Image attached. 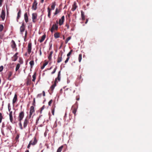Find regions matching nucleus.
<instances>
[{
	"label": "nucleus",
	"mask_w": 152,
	"mask_h": 152,
	"mask_svg": "<svg viewBox=\"0 0 152 152\" xmlns=\"http://www.w3.org/2000/svg\"><path fill=\"white\" fill-rule=\"evenodd\" d=\"M76 99L77 100H79V97H77V96L76 97Z\"/></svg>",
	"instance_id": "obj_59"
},
{
	"label": "nucleus",
	"mask_w": 152,
	"mask_h": 152,
	"mask_svg": "<svg viewBox=\"0 0 152 152\" xmlns=\"http://www.w3.org/2000/svg\"><path fill=\"white\" fill-rule=\"evenodd\" d=\"M57 68V66H56V67L54 68L53 71L51 72L52 74H54V73H55V72H56V70Z\"/></svg>",
	"instance_id": "obj_47"
},
{
	"label": "nucleus",
	"mask_w": 152,
	"mask_h": 152,
	"mask_svg": "<svg viewBox=\"0 0 152 152\" xmlns=\"http://www.w3.org/2000/svg\"><path fill=\"white\" fill-rule=\"evenodd\" d=\"M61 80V71H59L58 72V76L57 78H56L55 80H56V83H58L57 80H58V81H60Z\"/></svg>",
	"instance_id": "obj_15"
},
{
	"label": "nucleus",
	"mask_w": 152,
	"mask_h": 152,
	"mask_svg": "<svg viewBox=\"0 0 152 152\" xmlns=\"http://www.w3.org/2000/svg\"><path fill=\"white\" fill-rule=\"evenodd\" d=\"M48 62H46L45 63H44L43 64V66L41 67V69H43L48 64Z\"/></svg>",
	"instance_id": "obj_38"
},
{
	"label": "nucleus",
	"mask_w": 152,
	"mask_h": 152,
	"mask_svg": "<svg viewBox=\"0 0 152 152\" xmlns=\"http://www.w3.org/2000/svg\"><path fill=\"white\" fill-rule=\"evenodd\" d=\"M2 2H0V7H1L2 4Z\"/></svg>",
	"instance_id": "obj_60"
},
{
	"label": "nucleus",
	"mask_w": 152,
	"mask_h": 152,
	"mask_svg": "<svg viewBox=\"0 0 152 152\" xmlns=\"http://www.w3.org/2000/svg\"><path fill=\"white\" fill-rule=\"evenodd\" d=\"M20 65L19 64H17L15 68L16 71H17L18 70L20 67Z\"/></svg>",
	"instance_id": "obj_37"
},
{
	"label": "nucleus",
	"mask_w": 152,
	"mask_h": 152,
	"mask_svg": "<svg viewBox=\"0 0 152 152\" xmlns=\"http://www.w3.org/2000/svg\"><path fill=\"white\" fill-rule=\"evenodd\" d=\"M19 137V134H17L16 137L15 139L16 140H17L18 139Z\"/></svg>",
	"instance_id": "obj_55"
},
{
	"label": "nucleus",
	"mask_w": 152,
	"mask_h": 152,
	"mask_svg": "<svg viewBox=\"0 0 152 152\" xmlns=\"http://www.w3.org/2000/svg\"><path fill=\"white\" fill-rule=\"evenodd\" d=\"M44 0H41L40 2L41 3H43L44 2Z\"/></svg>",
	"instance_id": "obj_61"
},
{
	"label": "nucleus",
	"mask_w": 152,
	"mask_h": 152,
	"mask_svg": "<svg viewBox=\"0 0 152 152\" xmlns=\"http://www.w3.org/2000/svg\"><path fill=\"white\" fill-rule=\"evenodd\" d=\"M19 62L21 64H23V59L21 58H19Z\"/></svg>",
	"instance_id": "obj_43"
},
{
	"label": "nucleus",
	"mask_w": 152,
	"mask_h": 152,
	"mask_svg": "<svg viewBox=\"0 0 152 152\" xmlns=\"http://www.w3.org/2000/svg\"><path fill=\"white\" fill-rule=\"evenodd\" d=\"M46 37V35L44 34L41 37V38L39 40V42L41 43L43 42L44 40H45Z\"/></svg>",
	"instance_id": "obj_20"
},
{
	"label": "nucleus",
	"mask_w": 152,
	"mask_h": 152,
	"mask_svg": "<svg viewBox=\"0 0 152 152\" xmlns=\"http://www.w3.org/2000/svg\"><path fill=\"white\" fill-rule=\"evenodd\" d=\"M24 18L26 23L28 22V18L27 12L25 13L24 15Z\"/></svg>",
	"instance_id": "obj_21"
},
{
	"label": "nucleus",
	"mask_w": 152,
	"mask_h": 152,
	"mask_svg": "<svg viewBox=\"0 0 152 152\" xmlns=\"http://www.w3.org/2000/svg\"><path fill=\"white\" fill-rule=\"evenodd\" d=\"M17 100V94H15L12 100V104H14L16 102Z\"/></svg>",
	"instance_id": "obj_22"
},
{
	"label": "nucleus",
	"mask_w": 152,
	"mask_h": 152,
	"mask_svg": "<svg viewBox=\"0 0 152 152\" xmlns=\"http://www.w3.org/2000/svg\"><path fill=\"white\" fill-rule=\"evenodd\" d=\"M6 8L7 10V16H8L9 15V9L8 8V6L7 5H6Z\"/></svg>",
	"instance_id": "obj_45"
},
{
	"label": "nucleus",
	"mask_w": 152,
	"mask_h": 152,
	"mask_svg": "<svg viewBox=\"0 0 152 152\" xmlns=\"http://www.w3.org/2000/svg\"><path fill=\"white\" fill-rule=\"evenodd\" d=\"M62 53L61 55H59L58 56L57 58V62L58 63H59L61 62L62 60Z\"/></svg>",
	"instance_id": "obj_13"
},
{
	"label": "nucleus",
	"mask_w": 152,
	"mask_h": 152,
	"mask_svg": "<svg viewBox=\"0 0 152 152\" xmlns=\"http://www.w3.org/2000/svg\"><path fill=\"white\" fill-rule=\"evenodd\" d=\"M73 50H71L67 54V56L69 57V56L71 55L72 52H73Z\"/></svg>",
	"instance_id": "obj_44"
},
{
	"label": "nucleus",
	"mask_w": 152,
	"mask_h": 152,
	"mask_svg": "<svg viewBox=\"0 0 152 152\" xmlns=\"http://www.w3.org/2000/svg\"><path fill=\"white\" fill-rule=\"evenodd\" d=\"M31 145V144H30V143L29 142V144H28V145L27 146L28 148H30V147Z\"/></svg>",
	"instance_id": "obj_56"
},
{
	"label": "nucleus",
	"mask_w": 152,
	"mask_h": 152,
	"mask_svg": "<svg viewBox=\"0 0 152 152\" xmlns=\"http://www.w3.org/2000/svg\"><path fill=\"white\" fill-rule=\"evenodd\" d=\"M88 19H86V22H85V23L86 24L88 22Z\"/></svg>",
	"instance_id": "obj_62"
},
{
	"label": "nucleus",
	"mask_w": 152,
	"mask_h": 152,
	"mask_svg": "<svg viewBox=\"0 0 152 152\" xmlns=\"http://www.w3.org/2000/svg\"><path fill=\"white\" fill-rule=\"evenodd\" d=\"M42 93H43V96H45V91H43V92H42Z\"/></svg>",
	"instance_id": "obj_57"
},
{
	"label": "nucleus",
	"mask_w": 152,
	"mask_h": 152,
	"mask_svg": "<svg viewBox=\"0 0 152 152\" xmlns=\"http://www.w3.org/2000/svg\"><path fill=\"white\" fill-rule=\"evenodd\" d=\"M31 83V80L30 78H27L26 84L27 85H30Z\"/></svg>",
	"instance_id": "obj_26"
},
{
	"label": "nucleus",
	"mask_w": 152,
	"mask_h": 152,
	"mask_svg": "<svg viewBox=\"0 0 152 152\" xmlns=\"http://www.w3.org/2000/svg\"><path fill=\"white\" fill-rule=\"evenodd\" d=\"M58 28V21H57L56 23L53 25L52 27H51L50 30V31L52 33H53L54 30H57Z\"/></svg>",
	"instance_id": "obj_2"
},
{
	"label": "nucleus",
	"mask_w": 152,
	"mask_h": 152,
	"mask_svg": "<svg viewBox=\"0 0 152 152\" xmlns=\"http://www.w3.org/2000/svg\"><path fill=\"white\" fill-rule=\"evenodd\" d=\"M55 105L54 106H52V113L53 115H54V111H55Z\"/></svg>",
	"instance_id": "obj_36"
},
{
	"label": "nucleus",
	"mask_w": 152,
	"mask_h": 152,
	"mask_svg": "<svg viewBox=\"0 0 152 152\" xmlns=\"http://www.w3.org/2000/svg\"><path fill=\"white\" fill-rule=\"evenodd\" d=\"M37 142V140L35 137H34V141L31 140L30 142V143L31 145H34L36 144Z\"/></svg>",
	"instance_id": "obj_17"
},
{
	"label": "nucleus",
	"mask_w": 152,
	"mask_h": 152,
	"mask_svg": "<svg viewBox=\"0 0 152 152\" xmlns=\"http://www.w3.org/2000/svg\"><path fill=\"white\" fill-rule=\"evenodd\" d=\"M61 12V10L60 9H58V8H56V9L55 12L54 13V15H56L58 13H59V12Z\"/></svg>",
	"instance_id": "obj_32"
},
{
	"label": "nucleus",
	"mask_w": 152,
	"mask_h": 152,
	"mask_svg": "<svg viewBox=\"0 0 152 152\" xmlns=\"http://www.w3.org/2000/svg\"><path fill=\"white\" fill-rule=\"evenodd\" d=\"M18 58V56H13L12 58V61H15L17 60Z\"/></svg>",
	"instance_id": "obj_35"
},
{
	"label": "nucleus",
	"mask_w": 152,
	"mask_h": 152,
	"mask_svg": "<svg viewBox=\"0 0 152 152\" xmlns=\"http://www.w3.org/2000/svg\"><path fill=\"white\" fill-rule=\"evenodd\" d=\"M34 112V107L33 106H31L30 107V114H29V118H30L31 116L33 114V113Z\"/></svg>",
	"instance_id": "obj_12"
},
{
	"label": "nucleus",
	"mask_w": 152,
	"mask_h": 152,
	"mask_svg": "<svg viewBox=\"0 0 152 152\" xmlns=\"http://www.w3.org/2000/svg\"><path fill=\"white\" fill-rule=\"evenodd\" d=\"M3 69V67L2 66H0V72H1Z\"/></svg>",
	"instance_id": "obj_52"
},
{
	"label": "nucleus",
	"mask_w": 152,
	"mask_h": 152,
	"mask_svg": "<svg viewBox=\"0 0 152 152\" xmlns=\"http://www.w3.org/2000/svg\"><path fill=\"white\" fill-rule=\"evenodd\" d=\"M64 21V16H63L61 19H59V24L60 26L63 24Z\"/></svg>",
	"instance_id": "obj_10"
},
{
	"label": "nucleus",
	"mask_w": 152,
	"mask_h": 152,
	"mask_svg": "<svg viewBox=\"0 0 152 152\" xmlns=\"http://www.w3.org/2000/svg\"><path fill=\"white\" fill-rule=\"evenodd\" d=\"M4 28V26L2 24L0 25V32H1L3 30Z\"/></svg>",
	"instance_id": "obj_46"
},
{
	"label": "nucleus",
	"mask_w": 152,
	"mask_h": 152,
	"mask_svg": "<svg viewBox=\"0 0 152 152\" xmlns=\"http://www.w3.org/2000/svg\"><path fill=\"white\" fill-rule=\"evenodd\" d=\"M69 59V57H67V58L66 60L64 62L65 64H66L68 61Z\"/></svg>",
	"instance_id": "obj_50"
},
{
	"label": "nucleus",
	"mask_w": 152,
	"mask_h": 152,
	"mask_svg": "<svg viewBox=\"0 0 152 152\" xmlns=\"http://www.w3.org/2000/svg\"><path fill=\"white\" fill-rule=\"evenodd\" d=\"M56 80H55L54 83L50 87V90L52 92H53L55 87L56 85V83H56Z\"/></svg>",
	"instance_id": "obj_14"
},
{
	"label": "nucleus",
	"mask_w": 152,
	"mask_h": 152,
	"mask_svg": "<svg viewBox=\"0 0 152 152\" xmlns=\"http://www.w3.org/2000/svg\"><path fill=\"white\" fill-rule=\"evenodd\" d=\"M42 95V94H39L37 96V98L40 97Z\"/></svg>",
	"instance_id": "obj_54"
},
{
	"label": "nucleus",
	"mask_w": 152,
	"mask_h": 152,
	"mask_svg": "<svg viewBox=\"0 0 152 152\" xmlns=\"http://www.w3.org/2000/svg\"><path fill=\"white\" fill-rule=\"evenodd\" d=\"M71 39V37H68L67 38H66L65 41V43L66 44H67L68 42Z\"/></svg>",
	"instance_id": "obj_39"
},
{
	"label": "nucleus",
	"mask_w": 152,
	"mask_h": 152,
	"mask_svg": "<svg viewBox=\"0 0 152 152\" xmlns=\"http://www.w3.org/2000/svg\"><path fill=\"white\" fill-rule=\"evenodd\" d=\"M45 106H43L41 108V110H40V113H42V111L44 109Z\"/></svg>",
	"instance_id": "obj_51"
},
{
	"label": "nucleus",
	"mask_w": 152,
	"mask_h": 152,
	"mask_svg": "<svg viewBox=\"0 0 152 152\" xmlns=\"http://www.w3.org/2000/svg\"><path fill=\"white\" fill-rule=\"evenodd\" d=\"M25 152H29V151L28 150H27Z\"/></svg>",
	"instance_id": "obj_63"
},
{
	"label": "nucleus",
	"mask_w": 152,
	"mask_h": 152,
	"mask_svg": "<svg viewBox=\"0 0 152 152\" xmlns=\"http://www.w3.org/2000/svg\"><path fill=\"white\" fill-rule=\"evenodd\" d=\"M21 12L20 9H19V11L18 13L17 14V21L18 22V20H19L20 18V16L21 15Z\"/></svg>",
	"instance_id": "obj_16"
},
{
	"label": "nucleus",
	"mask_w": 152,
	"mask_h": 152,
	"mask_svg": "<svg viewBox=\"0 0 152 152\" xmlns=\"http://www.w3.org/2000/svg\"><path fill=\"white\" fill-rule=\"evenodd\" d=\"M72 109L73 113L74 114L75 116L77 111V108L74 106H72Z\"/></svg>",
	"instance_id": "obj_23"
},
{
	"label": "nucleus",
	"mask_w": 152,
	"mask_h": 152,
	"mask_svg": "<svg viewBox=\"0 0 152 152\" xmlns=\"http://www.w3.org/2000/svg\"><path fill=\"white\" fill-rule=\"evenodd\" d=\"M6 16L5 11L4 9H2L1 13L0 15V17L2 19V20H4Z\"/></svg>",
	"instance_id": "obj_3"
},
{
	"label": "nucleus",
	"mask_w": 152,
	"mask_h": 152,
	"mask_svg": "<svg viewBox=\"0 0 152 152\" xmlns=\"http://www.w3.org/2000/svg\"><path fill=\"white\" fill-rule=\"evenodd\" d=\"M24 116V113L23 111H21L19 113L18 117V119L19 121V126L21 129H23L22 124L21 123V121L23 118Z\"/></svg>",
	"instance_id": "obj_1"
},
{
	"label": "nucleus",
	"mask_w": 152,
	"mask_h": 152,
	"mask_svg": "<svg viewBox=\"0 0 152 152\" xmlns=\"http://www.w3.org/2000/svg\"><path fill=\"white\" fill-rule=\"evenodd\" d=\"M37 17V14L36 13H33L32 14V22L34 23L36 22V19Z\"/></svg>",
	"instance_id": "obj_6"
},
{
	"label": "nucleus",
	"mask_w": 152,
	"mask_h": 152,
	"mask_svg": "<svg viewBox=\"0 0 152 152\" xmlns=\"http://www.w3.org/2000/svg\"><path fill=\"white\" fill-rule=\"evenodd\" d=\"M82 55L81 54H80L79 55L78 57V60L79 62H80L81 59H82Z\"/></svg>",
	"instance_id": "obj_40"
},
{
	"label": "nucleus",
	"mask_w": 152,
	"mask_h": 152,
	"mask_svg": "<svg viewBox=\"0 0 152 152\" xmlns=\"http://www.w3.org/2000/svg\"><path fill=\"white\" fill-rule=\"evenodd\" d=\"M54 37L56 38H58L60 37L59 33H56L54 34Z\"/></svg>",
	"instance_id": "obj_33"
},
{
	"label": "nucleus",
	"mask_w": 152,
	"mask_h": 152,
	"mask_svg": "<svg viewBox=\"0 0 152 152\" xmlns=\"http://www.w3.org/2000/svg\"><path fill=\"white\" fill-rule=\"evenodd\" d=\"M56 6V2H54L52 3L51 8V10H54L55 9V7Z\"/></svg>",
	"instance_id": "obj_30"
},
{
	"label": "nucleus",
	"mask_w": 152,
	"mask_h": 152,
	"mask_svg": "<svg viewBox=\"0 0 152 152\" xmlns=\"http://www.w3.org/2000/svg\"><path fill=\"white\" fill-rule=\"evenodd\" d=\"M32 44L31 42H29L28 43L27 47V51L28 54H30L31 51Z\"/></svg>",
	"instance_id": "obj_5"
},
{
	"label": "nucleus",
	"mask_w": 152,
	"mask_h": 152,
	"mask_svg": "<svg viewBox=\"0 0 152 152\" xmlns=\"http://www.w3.org/2000/svg\"><path fill=\"white\" fill-rule=\"evenodd\" d=\"M77 7V6L76 5V3L75 2H74L72 6V10L73 11H74L76 9Z\"/></svg>",
	"instance_id": "obj_18"
},
{
	"label": "nucleus",
	"mask_w": 152,
	"mask_h": 152,
	"mask_svg": "<svg viewBox=\"0 0 152 152\" xmlns=\"http://www.w3.org/2000/svg\"><path fill=\"white\" fill-rule=\"evenodd\" d=\"M41 53H42L41 52V50H40V55H41Z\"/></svg>",
	"instance_id": "obj_64"
},
{
	"label": "nucleus",
	"mask_w": 152,
	"mask_h": 152,
	"mask_svg": "<svg viewBox=\"0 0 152 152\" xmlns=\"http://www.w3.org/2000/svg\"><path fill=\"white\" fill-rule=\"evenodd\" d=\"M65 26L67 27V29H69V25L67 23H66V24L65 25Z\"/></svg>",
	"instance_id": "obj_53"
},
{
	"label": "nucleus",
	"mask_w": 152,
	"mask_h": 152,
	"mask_svg": "<svg viewBox=\"0 0 152 152\" xmlns=\"http://www.w3.org/2000/svg\"><path fill=\"white\" fill-rule=\"evenodd\" d=\"M37 3L36 0H34V3L33 4L32 9L34 10H36L37 8Z\"/></svg>",
	"instance_id": "obj_8"
},
{
	"label": "nucleus",
	"mask_w": 152,
	"mask_h": 152,
	"mask_svg": "<svg viewBox=\"0 0 152 152\" xmlns=\"http://www.w3.org/2000/svg\"><path fill=\"white\" fill-rule=\"evenodd\" d=\"M45 122V120L43 119H42V118L39 116V118L37 120L36 123V124L37 123H42V124H43L44 122Z\"/></svg>",
	"instance_id": "obj_9"
},
{
	"label": "nucleus",
	"mask_w": 152,
	"mask_h": 152,
	"mask_svg": "<svg viewBox=\"0 0 152 152\" xmlns=\"http://www.w3.org/2000/svg\"><path fill=\"white\" fill-rule=\"evenodd\" d=\"M12 111H11L10 113L9 116L11 122L12 123L13 121V117H12Z\"/></svg>",
	"instance_id": "obj_24"
},
{
	"label": "nucleus",
	"mask_w": 152,
	"mask_h": 152,
	"mask_svg": "<svg viewBox=\"0 0 152 152\" xmlns=\"http://www.w3.org/2000/svg\"><path fill=\"white\" fill-rule=\"evenodd\" d=\"M25 29V25L24 23H22V26L20 28V32L22 34L23 33Z\"/></svg>",
	"instance_id": "obj_11"
},
{
	"label": "nucleus",
	"mask_w": 152,
	"mask_h": 152,
	"mask_svg": "<svg viewBox=\"0 0 152 152\" xmlns=\"http://www.w3.org/2000/svg\"><path fill=\"white\" fill-rule=\"evenodd\" d=\"M3 118V116L2 114L1 113H0V123H1L2 122V120Z\"/></svg>",
	"instance_id": "obj_41"
},
{
	"label": "nucleus",
	"mask_w": 152,
	"mask_h": 152,
	"mask_svg": "<svg viewBox=\"0 0 152 152\" xmlns=\"http://www.w3.org/2000/svg\"><path fill=\"white\" fill-rule=\"evenodd\" d=\"M10 45L11 48L13 50H15V51L17 50V48L16 47V45L15 42L13 40H12L10 43Z\"/></svg>",
	"instance_id": "obj_4"
},
{
	"label": "nucleus",
	"mask_w": 152,
	"mask_h": 152,
	"mask_svg": "<svg viewBox=\"0 0 152 152\" xmlns=\"http://www.w3.org/2000/svg\"><path fill=\"white\" fill-rule=\"evenodd\" d=\"M48 17L49 18H50V15H51V9L49 7H48Z\"/></svg>",
	"instance_id": "obj_19"
},
{
	"label": "nucleus",
	"mask_w": 152,
	"mask_h": 152,
	"mask_svg": "<svg viewBox=\"0 0 152 152\" xmlns=\"http://www.w3.org/2000/svg\"><path fill=\"white\" fill-rule=\"evenodd\" d=\"M63 148V145L61 146L58 148L57 151V152H61Z\"/></svg>",
	"instance_id": "obj_34"
},
{
	"label": "nucleus",
	"mask_w": 152,
	"mask_h": 152,
	"mask_svg": "<svg viewBox=\"0 0 152 152\" xmlns=\"http://www.w3.org/2000/svg\"><path fill=\"white\" fill-rule=\"evenodd\" d=\"M29 123L28 119L27 118H26L24 120L23 126L24 128H25L27 126L28 124Z\"/></svg>",
	"instance_id": "obj_7"
},
{
	"label": "nucleus",
	"mask_w": 152,
	"mask_h": 152,
	"mask_svg": "<svg viewBox=\"0 0 152 152\" xmlns=\"http://www.w3.org/2000/svg\"><path fill=\"white\" fill-rule=\"evenodd\" d=\"M53 53V52L51 51L50 52L49 56H48V58L49 60H51L52 59V56Z\"/></svg>",
	"instance_id": "obj_31"
},
{
	"label": "nucleus",
	"mask_w": 152,
	"mask_h": 152,
	"mask_svg": "<svg viewBox=\"0 0 152 152\" xmlns=\"http://www.w3.org/2000/svg\"><path fill=\"white\" fill-rule=\"evenodd\" d=\"M69 59V57H67V58L66 60L64 62L65 64H66L68 61Z\"/></svg>",
	"instance_id": "obj_49"
},
{
	"label": "nucleus",
	"mask_w": 152,
	"mask_h": 152,
	"mask_svg": "<svg viewBox=\"0 0 152 152\" xmlns=\"http://www.w3.org/2000/svg\"><path fill=\"white\" fill-rule=\"evenodd\" d=\"M12 73L10 71L8 72V79L9 80H11V78H10L12 76Z\"/></svg>",
	"instance_id": "obj_28"
},
{
	"label": "nucleus",
	"mask_w": 152,
	"mask_h": 152,
	"mask_svg": "<svg viewBox=\"0 0 152 152\" xmlns=\"http://www.w3.org/2000/svg\"><path fill=\"white\" fill-rule=\"evenodd\" d=\"M12 129V127L10 125H7V129L9 130L10 131H11Z\"/></svg>",
	"instance_id": "obj_42"
},
{
	"label": "nucleus",
	"mask_w": 152,
	"mask_h": 152,
	"mask_svg": "<svg viewBox=\"0 0 152 152\" xmlns=\"http://www.w3.org/2000/svg\"><path fill=\"white\" fill-rule=\"evenodd\" d=\"M53 102V100L52 99L50 100L49 102H48V105L49 106H50L51 104Z\"/></svg>",
	"instance_id": "obj_48"
},
{
	"label": "nucleus",
	"mask_w": 152,
	"mask_h": 152,
	"mask_svg": "<svg viewBox=\"0 0 152 152\" xmlns=\"http://www.w3.org/2000/svg\"><path fill=\"white\" fill-rule=\"evenodd\" d=\"M29 64L30 65L31 69H32L34 64V61L33 60L29 62Z\"/></svg>",
	"instance_id": "obj_29"
},
{
	"label": "nucleus",
	"mask_w": 152,
	"mask_h": 152,
	"mask_svg": "<svg viewBox=\"0 0 152 152\" xmlns=\"http://www.w3.org/2000/svg\"><path fill=\"white\" fill-rule=\"evenodd\" d=\"M18 53H17L14 56H18L17 55L18 54Z\"/></svg>",
	"instance_id": "obj_58"
},
{
	"label": "nucleus",
	"mask_w": 152,
	"mask_h": 152,
	"mask_svg": "<svg viewBox=\"0 0 152 152\" xmlns=\"http://www.w3.org/2000/svg\"><path fill=\"white\" fill-rule=\"evenodd\" d=\"M36 72H35L34 73L33 75L32 76V81L33 82H34L35 80L36 79Z\"/></svg>",
	"instance_id": "obj_27"
},
{
	"label": "nucleus",
	"mask_w": 152,
	"mask_h": 152,
	"mask_svg": "<svg viewBox=\"0 0 152 152\" xmlns=\"http://www.w3.org/2000/svg\"><path fill=\"white\" fill-rule=\"evenodd\" d=\"M81 18H82V20H85V16L84 12L82 10L81 11Z\"/></svg>",
	"instance_id": "obj_25"
}]
</instances>
